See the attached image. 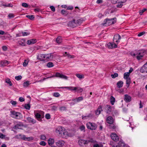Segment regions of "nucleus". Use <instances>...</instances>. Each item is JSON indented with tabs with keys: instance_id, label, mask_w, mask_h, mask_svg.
<instances>
[{
	"instance_id": "nucleus-29",
	"label": "nucleus",
	"mask_w": 147,
	"mask_h": 147,
	"mask_svg": "<svg viewBox=\"0 0 147 147\" xmlns=\"http://www.w3.org/2000/svg\"><path fill=\"white\" fill-rule=\"evenodd\" d=\"M123 82L121 81H118L117 84V87L119 88H121L123 86Z\"/></svg>"
},
{
	"instance_id": "nucleus-12",
	"label": "nucleus",
	"mask_w": 147,
	"mask_h": 147,
	"mask_svg": "<svg viewBox=\"0 0 147 147\" xmlns=\"http://www.w3.org/2000/svg\"><path fill=\"white\" fill-rule=\"evenodd\" d=\"M114 42H109L108 43L107 45L108 47L110 49H113L117 48V45Z\"/></svg>"
},
{
	"instance_id": "nucleus-5",
	"label": "nucleus",
	"mask_w": 147,
	"mask_h": 147,
	"mask_svg": "<svg viewBox=\"0 0 147 147\" xmlns=\"http://www.w3.org/2000/svg\"><path fill=\"white\" fill-rule=\"evenodd\" d=\"M12 114L13 115L12 117L13 118L20 119L22 118V115L20 113L15 111H13L12 112Z\"/></svg>"
},
{
	"instance_id": "nucleus-45",
	"label": "nucleus",
	"mask_w": 147,
	"mask_h": 147,
	"mask_svg": "<svg viewBox=\"0 0 147 147\" xmlns=\"http://www.w3.org/2000/svg\"><path fill=\"white\" fill-rule=\"evenodd\" d=\"M53 96L55 97H59L60 96V94L58 92H54L53 94Z\"/></svg>"
},
{
	"instance_id": "nucleus-21",
	"label": "nucleus",
	"mask_w": 147,
	"mask_h": 147,
	"mask_svg": "<svg viewBox=\"0 0 147 147\" xmlns=\"http://www.w3.org/2000/svg\"><path fill=\"white\" fill-rule=\"evenodd\" d=\"M45 56L44 54H40L37 56V59L41 61H45Z\"/></svg>"
},
{
	"instance_id": "nucleus-41",
	"label": "nucleus",
	"mask_w": 147,
	"mask_h": 147,
	"mask_svg": "<svg viewBox=\"0 0 147 147\" xmlns=\"http://www.w3.org/2000/svg\"><path fill=\"white\" fill-rule=\"evenodd\" d=\"M25 108L28 110H30V104H26L24 106Z\"/></svg>"
},
{
	"instance_id": "nucleus-46",
	"label": "nucleus",
	"mask_w": 147,
	"mask_h": 147,
	"mask_svg": "<svg viewBox=\"0 0 147 147\" xmlns=\"http://www.w3.org/2000/svg\"><path fill=\"white\" fill-rule=\"evenodd\" d=\"M35 116L37 119H40L41 118V115L39 113H37L35 114Z\"/></svg>"
},
{
	"instance_id": "nucleus-64",
	"label": "nucleus",
	"mask_w": 147,
	"mask_h": 147,
	"mask_svg": "<svg viewBox=\"0 0 147 147\" xmlns=\"http://www.w3.org/2000/svg\"><path fill=\"white\" fill-rule=\"evenodd\" d=\"M8 17L10 18H13L14 17V16L13 14L10 13L8 15Z\"/></svg>"
},
{
	"instance_id": "nucleus-58",
	"label": "nucleus",
	"mask_w": 147,
	"mask_h": 147,
	"mask_svg": "<svg viewBox=\"0 0 147 147\" xmlns=\"http://www.w3.org/2000/svg\"><path fill=\"white\" fill-rule=\"evenodd\" d=\"M40 139L43 140H45L46 139V137L44 135H41L40 136Z\"/></svg>"
},
{
	"instance_id": "nucleus-8",
	"label": "nucleus",
	"mask_w": 147,
	"mask_h": 147,
	"mask_svg": "<svg viewBox=\"0 0 147 147\" xmlns=\"http://www.w3.org/2000/svg\"><path fill=\"white\" fill-rule=\"evenodd\" d=\"M56 77H59L61 78L67 80L68 79V77L61 73L59 72H57L55 74Z\"/></svg>"
},
{
	"instance_id": "nucleus-31",
	"label": "nucleus",
	"mask_w": 147,
	"mask_h": 147,
	"mask_svg": "<svg viewBox=\"0 0 147 147\" xmlns=\"http://www.w3.org/2000/svg\"><path fill=\"white\" fill-rule=\"evenodd\" d=\"M62 39L61 36H58L56 39L57 42L58 44L61 43L62 42Z\"/></svg>"
},
{
	"instance_id": "nucleus-39",
	"label": "nucleus",
	"mask_w": 147,
	"mask_h": 147,
	"mask_svg": "<svg viewBox=\"0 0 147 147\" xmlns=\"http://www.w3.org/2000/svg\"><path fill=\"white\" fill-rule=\"evenodd\" d=\"M119 145L121 147H125V143L121 141H120L118 143Z\"/></svg>"
},
{
	"instance_id": "nucleus-18",
	"label": "nucleus",
	"mask_w": 147,
	"mask_h": 147,
	"mask_svg": "<svg viewBox=\"0 0 147 147\" xmlns=\"http://www.w3.org/2000/svg\"><path fill=\"white\" fill-rule=\"evenodd\" d=\"M65 143V142L62 140H59L56 142V145L58 146H62Z\"/></svg>"
},
{
	"instance_id": "nucleus-50",
	"label": "nucleus",
	"mask_w": 147,
	"mask_h": 147,
	"mask_svg": "<svg viewBox=\"0 0 147 147\" xmlns=\"http://www.w3.org/2000/svg\"><path fill=\"white\" fill-rule=\"evenodd\" d=\"M109 128L110 129H115L116 127L115 125L113 124H111L109 125Z\"/></svg>"
},
{
	"instance_id": "nucleus-62",
	"label": "nucleus",
	"mask_w": 147,
	"mask_h": 147,
	"mask_svg": "<svg viewBox=\"0 0 147 147\" xmlns=\"http://www.w3.org/2000/svg\"><path fill=\"white\" fill-rule=\"evenodd\" d=\"M49 7L51 9V11H55V8L53 6H50Z\"/></svg>"
},
{
	"instance_id": "nucleus-63",
	"label": "nucleus",
	"mask_w": 147,
	"mask_h": 147,
	"mask_svg": "<svg viewBox=\"0 0 147 147\" xmlns=\"http://www.w3.org/2000/svg\"><path fill=\"white\" fill-rule=\"evenodd\" d=\"M145 33V32H142L138 34V36H140L144 35Z\"/></svg>"
},
{
	"instance_id": "nucleus-13",
	"label": "nucleus",
	"mask_w": 147,
	"mask_h": 147,
	"mask_svg": "<svg viewBox=\"0 0 147 147\" xmlns=\"http://www.w3.org/2000/svg\"><path fill=\"white\" fill-rule=\"evenodd\" d=\"M111 139L115 142L119 140V137L115 133H112L111 134Z\"/></svg>"
},
{
	"instance_id": "nucleus-59",
	"label": "nucleus",
	"mask_w": 147,
	"mask_h": 147,
	"mask_svg": "<svg viewBox=\"0 0 147 147\" xmlns=\"http://www.w3.org/2000/svg\"><path fill=\"white\" fill-rule=\"evenodd\" d=\"M40 144L42 146H45L46 144V143L44 141H41L40 142Z\"/></svg>"
},
{
	"instance_id": "nucleus-28",
	"label": "nucleus",
	"mask_w": 147,
	"mask_h": 147,
	"mask_svg": "<svg viewBox=\"0 0 147 147\" xmlns=\"http://www.w3.org/2000/svg\"><path fill=\"white\" fill-rule=\"evenodd\" d=\"M54 142V139L51 138H50L48 140V143L50 146L52 145Z\"/></svg>"
},
{
	"instance_id": "nucleus-6",
	"label": "nucleus",
	"mask_w": 147,
	"mask_h": 147,
	"mask_svg": "<svg viewBox=\"0 0 147 147\" xmlns=\"http://www.w3.org/2000/svg\"><path fill=\"white\" fill-rule=\"evenodd\" d=\"M121 39L120 36L118 34H115L113 37V41L114 42L117 44L119 42L120 40Z\"/></svg>"
},
{
	"instance_id": "nucleus-14",
	"label": "nucleus",
	"mask_w": 147,
	"mask_h": 147,
	"mask_svg": "<svg viewBox=\"0 0 147 147\" xmlns=\"http://www.w3.org/2000/svg\"><path fill=\"white\" fill-rule=\"evenodd\" d=\"M124 100L127 102H130L131 100V97L127 94L124 95Z\"/></svg>"
},
{
	"instance_id": "nucleus-36",
	"label": "nucleus",
	"mask_w": 147,
	"mask_h": 147,
	"mask_svg": "<svg viewBox=\"0 0 147 147\" xmlns=\"http://www.w3.org/2000/svg\"><path fill=\"white\" fill-rule=\"evenodd\" d=\"M5 82L9 84L10 86H12V84L10 81V79L8 78H7L5 80Z\"/></svg>"
},
{
	"instance_id": "nucleus-9",
	"label": "nucleus",
	"mask_w": 147,
	"mask_h": 147,
	"mask_svg": "<svg viewBox=\"0 0 147 147\" xmlns=\"http://www.w3.org/2000/svg\"><path fill=\"white\" fill-rule=\"evenodd\" d=\"M140 71L142 73H147V62L141 67Z\"/></svg>"
},
{
	"instance_id": "nucleus-1",
	"label": "nucleus",
	"mask_w": 147,
	"mask_h": 147,
	"mask_svg": "<svg viewBox=\"0 0 147 147\" xmlns=\"http://www.w3.org/2000/svg\"><path fill=\"white\" fill-rule=\"evenodd\" d=\"M55 132L58 134H61L63 137H66L68 135L66 130L64 128L61 127H57L56 129Z\"/></svg>"
},
{
	"instance_id": "nucleus-7",
	"label": "nucleus",
	"mask_w": 147,
	"mask_h": 147,
	"mask_svg": "<svg viewBox=\"0 0 147 147\" xmlns=\"http://www.w3.org/2000/svg\"><path fill=\"white\" fill-rule=\"evenodd\" d=\"M91 142L90 140H80L78 141L79 144L80 146H83V145L87 144L90 142Z\"/></svg>"
},
{
	"instance_id": "nucleus-51",
	"label": "nucleus",
	"mask_w": 147,
	"mask_h": 147,
	"mask_svg": "<svg viewBox=\"0 0 147 147\" xmlns=\"http://www.w3.org/2000/svg\"><path fill=\"white\" fill-rule=\"evenodd\" d=\"M147 10V9L146 8H144L142 10H140V14L141 15H142L143 13L146 10Z\"/></svg>"
},
{
	"instance_id": "nucleus-48",
	"label": "nucleus",
	"mask_w": 147,
	"mask_h": 147,
	"mask_svg": "<svg viewBox=\"0 0 147 147\" xmlns=\"http://www.w3.org/2000/svg\"><path fill=\"white\" fill-rule=\"evenodd\" d=\"M22 78V76L20 75L17 76L15 77V79L17 80H20Z\"/></svg>"
},
{
	"instance_id": "nucleus-22",
	"label": "nucleus",
	"mask_w": 147,
	"mask_h": 147,
	"mask_svg": "<svg viewBox=\"0 0 147 147\" xmlns=\"http://www.w3.org/2000/svg\"><path fill=\"white\" fill-rule=\"evenodd\" d=\"M9 64V62L7 60L1 61L0 63V66L1 67H4L7 65Z\"/></svg>"
},
{
	"instance_id": "nucleus-27",
	"label": "nucleus",
	"mask_w": 147,
	"mask_h": 147,
	"mask_svg": "<svg viewBox=\"0 0 147 147\" xmlns=\"http://www.w3.org/2000/svg\"><path fill=\"white\" fill-rule=\"evenodd\" d=\"M74 90H76V91L79 92H81L83 91V89L79 87H74L73 88Z\"/></svg>"
},
{
	"instance_id": "nucleus-34",
	"label": "nucleus",
	"mask_w": 147,
	"mask_h": 147,
	"mask_svg": "<svg viewBox=\"0 0 147 147\" xmlns=\"http://www.w3.org/2000/svg\"><path fill=\"white\" fill-rule=\"evenodd\" d=\"M130 75L129 73L125 72L124 74L123 78L125 79H126L129 78V76Z\"/></svg>"
},
{
	"instance_id": "nucleus-26",
	"label": "nucleus",
	"mask_w": 147,
	"mask_h": 147,
	"mask_svg": "<svg viewBox=\"0 0 147 147\" xmlns=\"http://www.w3.org/2000/svg\"><path fill=\"white\" fill-rule=\"evenodd\" d=\"M36 42V39H32L28 40L27 41V43L28 45L34 44Z\"/></svg>"
},
{
	"instance_id": "nucleus-2",
	"label": "nucleus",
	"mask_w": 147,
	"mask_h": 147,
	"mask_svg": "<svg viewBox=\"0 0 147 147\" xmlns=\"http://www.w3.org/2000/svg\"><path fill=\"white\" fill-rule=\"evenodd\" d=\"M145 51L144 50H141L138 51L136 53H132L131 55L132 56H136L137 60H139L142 59V57L144 55Z\"/></svg>"
},
{
	"instance_id": "nucleus-38",
	"label": "nucleus",
	"mask_w": 147,
	"mask_h": 147,
	"mask_svg": "<svg viewBox=\"0 0 147 147\" xmlns=\"http://www.w3.org/2000/svg\"><path fill=\"white\" fill-rule=\"evenodd\" d=\"M47 66L48 67H51L54 66V65L51 62H49L47 64Z\"/></svg>"
},
{
	"instance_id": "nucleus-61",
	"label": "nucleus",
	"mask_w": 147,
	"mask_h": 147,
	"mask_svg": "<svg viewBox=\"0 0 147 147\" xmlns=\"http://www.w3.org/2000/svg\"><path fill=\"white\" fill-rule=\"evenodd\" d=\"M67 57L69 58H73L75 57L74 56V55H71L70 54H67Z\"/></svg>"
},
{
	"instance_id": "nucleus-15",
	"label": "nucleus",
	"mask_w": 147,
	"mask_h": 147,
	"mask_svg": "<svg viewBox=\"0 0 147 147\" xmlns=\"http://www.w3.org/2000/svg\"><path fill=\"white\" fill-rule=\"evenodd\" d=\"M68 25L69 26L72 27H76L77 26L76 20L73 19L72 21H70L68 24Z\"/></svg>"
},
{
	"instance_id": "nucleus-52",
	"label": "nucleus",
	"mask_w": 147,
	"mask_h": 147,
	"mask_svg": "<svg viewBox=\"0 0 147 147\" xmlns=\"http://www.w3.org/2000/svg\"><path fill=\"white\" fill-rule=\"evenodd\" d=\"M28 61H27L26 60H24V62H23V66L24 67L26 66L27 65H28Z\"/></svg>"
},
{
	"instance_id": "nucleus-32",
	"label": "nucleus",
	"mask_w": 147,
	"mask_h": 147,
	"mask_svg": "<svg viewBox=\"0 0 147 147\" xmlns=\"http://www.w3.org/2000/svg\"><path fill=\"white\" fill-rule=\"evenodd\" d=\"M76 21L77 25V24H81L83 21V20L82 18H81L77 20H76Z\"/></svg>"
},
{
	"instance_id": "nucleus-57",
	"label": "nucleus",
	"mask_w": 147,
	"mask_h": 147,
	"mask_svg": "<svg viewBox=\"0 0 147 147\" xmlns=\"http://www.w3.org/2000/svg\"><path fill=\"white\" fill-rule=\"evenodd\" d=\"M18 44L22 46H24L25 43L24 42H22L21 41H19L18 42Z\"/></svg>"
},
{
	"instance_id": "nucleus-19",
	"label": "nucleus",
	"mask_w": 147,
	"mask_h": 147,
	"mask_svg": "<svg viewBox=\"0 0 147 147\" xmlns=\"http://www.w3.org/2000/svg\"><path fill=\"white\" fill-rule=\"evenodd\" d=\"M83 99V98L82 96H80L78 98H76L75 99H72V100L74 101L75 103H76L77 102H79Z\"/></svg>"
},
{
	"instance_id": "nucleus-24",
	"label": "nucleus",
	"mask_w": 147,
	"mask_h": 147,
	"mask_svg": "<svg viewBox=\"0 0 147 147\" xmlns=\"http://www.w3.org/2000/svg\"><path fill=\"white\" fill-rule=\"evenodd\" d=\"M105 109H106V113L109 114L111 111V107L110 105H107L105 107Z\"/></svg>"
},
{
	"instance_id": "nucleus-54",
	"label": "nucleus",
	"mask_w": 147,
	"mask_h": 147,
	"mask_svg": "<svg viewBox=\"0 0 147 147\" xmlns=\"http://www.w3.org/2000/svg\"><path fill=\"white\" fill-rule=\"evenodd\" d=\"M22 6L26 8L28 7V5L27 3H22Z\"/></svg>"
},
{
	"instance_id": "nucleus-4",
	"label": "nucleus",
	"mask_w": 147,
	"mask_h": 147,
	"mask_svg": "<svg viewBox=\"0 0 147 147\" xmlns=\"http://www.w3.org/2000/svg\"><path fill=\"white\" fill-rule=\"evenodd\" d=\"M86 126L88 129L91 130H95L97 127L96 124L93 122H89L86 124Z\"/></svg>"
},
{
	"instance_id": "nucleus-44",
	"label": "nucleus",
	"mask_w": 147,
	"mask_h": 147,
	"mask_svg": "<svg viewBox=\"0 0 147 147\" xmlns=\"http://www.w3.org/2000/svg\"><path fill=\"white\" fill-rule=\"evenodd\" d=\"M122 3H122L119 1L118 2V4L117 5V7H119V8H121V7H122V6L123 5V4H122Z\"/></svg>"
},
{
	"instance_id": "nucleus-25",
	"label": "nucleus",
	"mask_w": 147,
	"mask_h": 147,
	"mask_svg": "<svg viewBox=\"0 0 147 147\" xmlns=\"http://www.w3.org/2000/svg\"><path fill=\"white\" fill-rule=\"evenodd\" d=\"M27 119L28 121V122L30 123L34 124L36 122V120L30 117H28L27 118Z\"/></svg>"
},
{
	"instance_id": "nucleus-55",
	"label": "nucleus",
	"mask_w": 147,
	"mask_h": 147,
	"mask_svg": "<svg viewBox=\"0 0 147 147\" xmlns=\"http://www.w3.org/2000/svg\"><path fill=\"white\" fill-rule=\"evenodd\" d=\"M63 88L68 89L71 90H74L73 88H74V87H65Z\"/></svg>"
},
{
	"instance_id": "nucleus-40",
	"label": "nucleus",
	"mask_w": 147,
	"mask_h": 147,
	"mask_svg": "<svg viewBox=\"0 0 147 147\" xmlns=\"http://www.w3.org/2000/svg\"><path fill=\"white\" fill-rule=\"evenodd\" d=\"M30 84V82L29 81H27L25 82L23 84V86L24 87H26Z\"/></svg>"
},
{
	"instance_id": "nucleus-43",
	"label": "nucleus",
	"mask_w": 147,
	"mask_h": 147,
	"mask_svg": "<svg viewBox=\"0 0 147 147\" xmlns=\"http://www.w3.org/2000/svg\"><path fill=\"white\" fill-rule=\"evenodd\" d=\"M103 146L101 144H94L93 145V147H103Z\"/></svg>"
},
{
	"instance_id": "nucleus-47",
	"label": "nucleus",
	"mask_w": 147,
	"mask_h": 147,
	"mask_svg": "<svg viewBox=\"0 0 147 147\" xmlns=\"http://www.w3.org/2000/svg\"><path fill=\"white\" fill-rule=\"evenodd\" d=\"M118 76V74L117 73H115L113 74H111V77L113 78H114L116 77H117Z\"/></svg>"
},
{
	"instance_id": "nucleus-11",
	"label": "nucleus",
	"mask_w": 147,
	"mask_h": 147,
	"mask_svg": "<svg viewBox=\"0 0 147 147\" xmlns=\"http://www.w3.org/2000/svg\"><path fill=\"white\" fill-rule=\"evenodd\" d=\"M16 137L17 138L20 139L24 140H29L30 139L29 137H26L25 135H21V134L17 135Z\"/></svg>"
},
{
	"instance_id": "nucleus-53",
	"label": "nucleus",
	"mask_w": 147,
	"mask_h": 147,
	"mask_svg": "<svg viewBox=\"0 0 147 147\" xmlns=\"http://www.w3.org/2000/svg\"><path fill=\"white\" fill-rule=\"evenodd\" d=\"M80 129L81 131H83L84 132L85 131V127L84 125H83L81 126L80 127Z\"/></svg>"
},
{
	"instance_id": "nucleus-35",
	"label": "nucleus",
	"mask_w": 147,
	"mask_h": 147,
	"mask_svg": "<svg viewBox=\"0 0 147 147\" xmlns=\"http://www.w3.org/2000/svg\"><path fill=\"white\" fill-rule=\"evenodd\" d=\"M115 101V99L113 96H111L110 97V102L112 105H113Z\"/></svg>"
},
{
	"instance_id": "nucleus-37",
	"label": "nucleus",
	"mask_w": 147,
	"mask_h": 147,
	"mask_svg": "<svg viewBox=\"0 0 147 147\" xmlns=\"http://www.w3.org/2000/svg\"><path fill=\"white\" fill-rule=\"evenodd\" d=\"M26 17L31 20H33L34 18V16L32 15H28L26 16Z\"/></svg>"
},
{
	"instance_id": "nucleus-42",
	"label": "nucleus",
	"mask_w": 147,
	"mask_h": 147,
	"mask_svg": "<svg viewBox=\"0 0 147 147\" xmlns=\"http://www.w3.org/2000/svg\"><path fill=\"white\" fill-rule=\"evenodd\" d=\"M61 12L62 14L64 15H66L68 14V11L64 10H62Z\"/></svg>"
},
{
	"instance_id": "nucleus-30",
	"label": "nucleus",
	"mask_w": 147,
	"mask_h": 147,
	"mask_svg": "<svg viewBox=\"0 0 147 147\" xmlns=\"http://www.w3.org/2000/svg\"><path fill=\"white\" fill-rule=\"evenodd\" d=\"M125 79L126 80V86L128 88L131 82V79L129 78Z\"/></svg>"
},
{
	"instance_id": "nucleus-3",
	"label": "nucleus",
	"mask_w": 147,
	"mask_h": 147,
	"mask_svg": "<svg viewBox=\"0 0 147 147\" xmlns=\"http://www.w3.org/2000/svg\"><path fill=\"white\" fill-rule=\"evenodd\" d=\"M116 19L115 18L111 19L107 18L105 19L102 23V25L104 26H109L111 24L115 23L116 22Z\"/></svg>"
},
{
	"instance_id": "nucleus-60",
	"label": "nucleus",
	"mask_w": 147,
	"mask_h": 147,
	"mask_svg": "<svg viewBox=\"0 0 147 147\" xmlns=\"http://www.w3.org/2000/svg\"><path fill=\"white\" fill-rule=\"evenodd\" d=\"M45 118L47 119H50L51 117L50 114L49 113L46 114L45 115Z\"/></svg>"
},
{
	"instance_id": "nucleus-49",
	"label": "nucleus",
	"mask_w": 147,
	"mask_h": 147,
	"mask_svg": "<svg viewBox=\"0 0 147 147\" xmlns=\"http://www.w3.org/2000/svg\"><path fill=\"white\" fill-rule=\"evenodd\" d=\"M22 36H27L30 34V32H22Z\"/></svg>"
},
{
	"instance_id": "nucleus-20",
	"label": "nucleus",
	"mask_w": 147,
	"mask_h": 147,
	"mask_svg": "<svg viewBox=\"0 0 147 147\" xmlns=\"http://www.w3.org/2000/svg\"><path fill=\"white\" fill-rule=\"evenodd\" d=\"M102 111V106L100 105L99 106L97 110L95 111L96 115H99L100 113Z\"/></svg>"
},
{
	"instance_id": "nucleus-17",
	"label": "nucleus",
	"mask_w": 147,
	"mask_h": 147,
	"mask_svg": "<svg viewBox=\"0 0 147 147\" xmlns=\"http://www.w3.org/2000/svg\"><path fill=\"white\" fill-rule=\"evenodd\" d=\"M45 61H49L51 60L53 58V55L51 53L45 54Z\"/></svg>"
},
{
	"instance_id": "nucleus-10",
	"label": "nucleus",
	"mask_w": 147,
	"mask_h": 147,
	"mask_svg": "<svg viewBox=\"0 0 147 147\" xmlns=\"http://www.w3.org/2000/svg\"><path fill=\"white\" fill-rule=\"evenodd\" d=\"M23 126V124L22 122H19L13 126V128L15 129H21Z\"/></svg>"
},
{
	"instance_id": "nucleus-23",
	"label": "nucleus",
	"mask_w": 147,
	"mask_h": 147,
	"mask_svg": "<svg viewBox=\"0 0 147 147\" xmlns=\"http://www.w3.org/2000/svg\"><path fill=\"white\" fill-rule=\"evenodd\" d=\"M93 117V115L91 113H89L88 115H86L85 116L82 115V119L83 120H86L88 118H91Z\"/></svg>"
},
{
	"instance_id": "nucleus-16",
	"label": "nucleus",
	"mask_w": 147,
	"mask_h": 147,
	"mask_svg": "<svg viewBox=\"0 0 147 147\" xmlns=\"http://www.w3.org/2000/svg\"><path fill=\"white\" fill-rule=\"evenodd\" d=\"M107 123L110 124H113L114 122V120L111 116L108 117L106 119Z\"/></svg>"
},
{
	"instance_id": "nucleus-56",
	"label": "nucleus",
	"mask_w": 147,
	"mask_h": 147,
	"mask_svg": "<svg viewBox=\"0 0 147 147\" xmlns=\"http://www.w3.org/2000/svg\"><path fill=\"white\" fill-rule=\"evenodd\" d=\"M10 103L13 106H15L17 104V102L16 101L11 100L10 101Z\"/></svg>"
},
{
	"instance_id": "nucleus-33",
	"label": "nucleus",
	"mask_w": 147,
	"mask_h": 147,
	"mask_svg": "<svg viewBox=\"0 0 147 147\" xmlns=\"http://www.w3.org/2000/svg\"><path fill=\"white\" fill-rule=\"evenodd\" d=\"M76 75L77 77L80 79H83L84 78V75L83 74H76Z\"/></svg>"
}]
</instances>
